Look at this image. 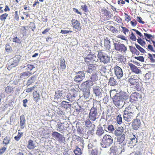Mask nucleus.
I'll return each mask as SVG.
<instances>
[{
    "label": "nucleus",
    "mask_w": 155,
    "mask_h": 155,
    "mask_svg": "<svg viewBox=\"0 0 155 155\" xmlns=\"http://www.w3.org/2000/svg\"><path fill=\"white\" fill-rule=\"evenodd\" d=\"M127 99L125 93L123 92H120L118 94L113 98V102L114 104L117 107H121L124 105V101L123 99Z\"/></svg>",
    "instance_id": "1"
},
{
    "label": "nucleus",
    "mask_w": 155,
    "mask_h": 155,
    "mask_svg": "<svg viewBox=\"0 0 155 155\" xmlns=\"http://www.w3.org/2000/svg\"><path fill=\"white\" fill-rule=\"evenodd\" d=\"M94 84V82H92L91 79H89L83 82L81 86V90H82L84 92V94L86 97H89L90 94V90L89 88L92 86Z\"/></svg>",
    "instance_id": "2"
},
{
    "label": "nucleus",
    "mask_w": 155,
    "mask_h": 155,
    "mask_svg": "<svg viewBox=\"0 0 155 155\" xmlns=\"http://www.w3.org/2000/svg\"><path fill=\"white\" fill-rule=\"evenodd\" d=\"M139 78L137 76L133 75L129 76L128 79V82L130 86L137 91H140L141 88L139 85Z\"/></svg>",
    "instance_id": "3"
},
{
    "label": "nucleus",
    "mask_w": 155,
    "mask_h": 155,
    "mask_svg": "<svg viewBox=\"0 0 155 155\" xmlns=\"http://www.w3.org/2000/svg\"><path fill=\"white\" fill-rule=\"evenodd\" d=\"M113 142V139L112 136L105 134L103 137L101 144L103 147H107L112 145Z\"/></svg>",
    "instance_id": "4"
},
{
    "label": "nucleus",
    "mask_w": 155,
    "mask_h": 155,
    "mask_svg": "<svg viewBox=\"0 0 155 155\" xmlns=\"http://www.w3.org/2000/svg\"><path fill=\"white\" fill-rule=\"evenodd\" d=\"M114 48L117 51H119L121 53H125L126 52L127 48L123 44L114 43Z\"/></svg>",
    "instance_id": "5"
},
{
    "label": "nucleus",
    "mask_w": 155,
    "mask_h": 155,
    "mask_svg": "<svg viewBox=\"0 0 155 155\" xmlns=\"http://www.w3.org/2000/svg\"><path fill=\"white\" fill-rule=\"evenodd\" d=\"M98 58H99L100 61L104 64H107L110 61V58L107 54H104L102 52H99L97 54Z\"/></svg>",
    "instance_id": "6"
},
{
    "label": "nucleus",
    "mask_w": 155,
    "mask_h": 155,
    "mask_svg": "<svg viewBox=\"0 0 155 155\" xmlns=\"http://www.w3.org/2000/svg\"><path fill=\"white\" fill-rule=\"evenodd\" d=\"M125 112L129 113L132 115L134 117L136 115V110H137V108L135 105L133 104H130L128 107H126L125 109Z\"/></svg>",
    "instance_id": "7"
},
{
    "label": "nucleus",
    "mask_w": 155,
    "mask_h": 155,
    "mask_svg": "<svg viewBox=\"0 0 155 155\" xmlns=\"http://www.w3.org/2000/svg\"><path fill=\"white\" fill-rule=\"evenodd\" d=\"M51 136L60 142H64L65 140L64 136L58 132H53L51 133Z\"/></svg>",
    "instance_id": "8"
},
{
    "label": "nucleus",
    "mask_w": 155,
    "mask_h": 155,
    "mask_svg": "<svg viewBox=\"0 0 155 155\" xmlns=\"http://www.w3.org/2000/svg\"><path fill=\"white\" fill-rule=\"evenodd\" d=\"M114 73L117 79H120L123 77V70L118 65H116L113 68Z\"/></svg>",
    "instance_id": "9"
},
{
    "label": "nucleus",
    "mask_w": 155,
    "mask_h": 155,
    "mask_svg": "<svg viewBox=\"0 0 155 155\" xmlns=\"http://www.w3.org/2000/svg\"><path fill=\"white\" fill-rule=\"evenodd\" d=\"M98 115L97 110L96 108L92 107L89 113V117L91 121H95Z\"/></svg>",
    "instance_id": "10"
},
{
    "label": "nucleus",
    "mask_w": 155,
    "mask_h": 155,
    "mask_svg": "<svg viewBox=\"0 0 155 155\" xmlns=\"http://www.w3.org/2000/svg\"><path fill=\"white\" fill-rule=\"evenodd\" d=\"M71 25L73 29L78 31L81 30L82 26L80 21L75 18H73L71 20Z\"/></svg>",
    "instance_id": "11"
},
{
    "label": "nucleus",
    "mask_w": 155,
    "mask_h": 155,
    "mask_svg": "<svg viewBox=\"0 0 155 155\" xmlns=\"http://www.w3.org/2000/svg\"><path fill=\"white\" fill-rule=\"evenodd\" d=\"M85 74L83 71H79L76 73L75 77L74 78V81L78 83L80 82L84 79Z\"/></svg>",
    "instance_id": "12"
},
{
    "label": "nucleus",
    "mask_w": 155,
    "mask_h": 155,
    "mask_svg": "<svg viewBox=\"0 0 155 155\" xmlns=\"http://www.w3.org/2000/svg\"><path fill=\"white\" fill-rule=\"evenodd\" d=\"M141 94L139 93L134 92L130 96V101L131 102H135L141 99Z\"/></svg>",
    "instance_id": "13"
},
{
    "label": "nucleus",
    "mask_w": 155,
    "mask_h": 155,
    "mask_svg": "<svg viewBox=\"0 0 155 155\" xmlns=\"http://www.w3.org/2000/svg\"><path fill=\"white\" fill-rule=\"evenodd\" d=\"M97 57L94 54H88L85 58V60L87 64L92 63L94 61H97Z\"/></svg>",
    "instance_id": "14"
},
{
    "label": "nucleus",
    "mask_w": 155,
    "mask_h": 155,
    "mask_svg": "<svg viewBox=\"0 0 155 155\" xmlns=\"http://www.w3.org/2000/svg\"><path fill=\"white\" fill-rule=\"evenodd\" d=\"M141 124L139 119H134L132 122V126L134 130H137L140 128Z\"/></svg>",
    "instance_id": "15"
},
{
    "label": "nucleus",
    "mask_w": 155,
    "mask_h": 155,
    "mask_svg": "<svg viewBox=\"0 0 155 155\" xmlns=\"http://www.w3.org/2000/svg\"><path fill=\"white\" fill-rule=\"evenodd\" d=\"M68 127V126L66 122L60 123V124H58V128L61 133H63L64 130H67Z\"/></svg>",
    "instance_id": "16"
},
{
    "label": "nucleus",
    "mask_w": 155,
    "mask_h": 155,
    "mask_svg": "<svg viewBox=\"0 0 155 155\" xmlns=\"http://www.w3.org/2000/svg\"><path fill=\"white\" fill-rule=\"evenodd\" d=\"M134 117L133 115H131L129 113L126 112L125 110L124 111L123 118L127 122L130 121Z\"/></svg>",
    "instance_id": "17"
},
{
    "label": "nucleus",
    "mask_w": 155,
    "mask_h": 155,
    "mask_svg": "<svg viewBox=\"0 0 155 155\" xmlns=\"http://www.w3.org/2000/svg\"><path fill=\"white\" fill-rule=\"evenodd\" d=\"M102 14L104 17V20H110L112 17V14L109 11L106 9H104L102 10Z\"/></svg>",
    "instance_id": "18"
},
{
    "label": "nucleus",
    "mask_w": 155,
    "mask_h": 155,
    "mask_svg": "<svg viewBox=\"0 0 155 155\" xmlns=\"http://www.w3.org/2000/svg\"><path fill=\"white\" fill-rule=\"evenodd\" d=\"M129 65L131 70V71L136 74H138L141 72V71L137 67L135 66V65L133 64L130 63H129Z\"/></svg>",
    "instance_id": "19"
},
{
    "label": "nucleus",
    "mask_w": 155,
    "mask_h": 155,
    "mask_svg": "<svg viewBox=\"0 0 155 155\" xmlns=\"http://www.w3.org/2000/svg\"><path fill=\"white\" fill-rule=\"evenodd\" d=\"M36 146L34 141L31 139L29 140L28 141V145L27 147L29 149H33L35 148Z\"/></svg>",
    "instance_id": "20"
},
{
    "label": "nucleus",
    "mask_w": 155,
    "mask_h": 155,
    "mask_svg": "<svg viewBox=\"0 0 155 155\" xmlns=\"http://www.w3.org/2000/svg\"><path fill=\"white\" fill-rule=\"evenodd\" d=\"M20 128L23 129L26 127L25 119L24 115H21L20 117Z\"/></svg>",
    "instance_id": "21"
},
{
    "label": "nucleus",
    "mask_w": 155,
    "mask_h": 155,
    "mask_svg": "<svg viewBox=\"0 0 155 155\" xmlns=\"http://www.w3.org/2000/svg\"><path fill=\"white\" fill-rule=\"evenodd\" d=\"M124 132V129L122 127H118L114 132L116 136H120L122 135Z\"/></svg>",
    "instance_id": "22"
},
{
    "label": "nucleus",
    "mask_w": 155,
    "mask_h": 155,
    "mask_svg": "<svg viewBox=\"0 0 155 155\" xmlns=\"http://www.w3.org/2000/svg\"><path fill=\"white\" fill-rule=\"evenodd\" d=\"M33 96L34 101L36 103L38 102L41 99L39 93H38L37 91H34L33 92Z\"/></svg>",
    "instance_id": "23"
},
{
    "label": "nucleus",
    "mask_w": 155,
    "mask_h": 155,
    "mask_svg": "<svg viewBox=\"0 0 155 155\" xmlns=\"http://www.w3.org/2000/svg\"><path fill=\"white\" fill-rule=\"evenodd\" d=\"M93 89V91L96 96H99L101 94V88L100 87L98 86H95Z\"/></svg>",
    "instance_id": "24"
},
{
    "label": "nucleus",
    "mask_w": 155,
    "mask_h": 155,
    "mask_svg": "<svg viewBox=\"0 0 155 155\" xmlns=\"http://www.w3.org/2000/svg\"><path fill=\"white\" fill-rule=\"evenodd\" d=\"M110 41L108 37H106L104 40V46L107 50H109L110 48Z\"/></svg>",
    "instance_id": "25"
},
{
    "label": "nucleus",
    "mask_w": 155,
    "mask_h": 155,
    "mask_svg": "<svg viewBox=\"0 0 155 155\" xmlns=\"http://www.w3.org/2000/svg\"><path fill=\"white\" fill-rule=\"evenodd\" d=\"M96 69V67L94 64H90L89 65L87 72L89 73H95Z\"/></svg>",
    "instance_id": "26"
},
{
    "label": "nucleus",
    "mask_w": 155,
    "mask_h": 155,
    "mask_svg": "<svg viewBox=\"0 0 155 155\" xmlns=\"http://www.w3.org/2000/svg\"><path fill=\"white\" fill-rule=\"evenodd\" d=\"M117 82L116 79L114 77H110L109 80L108 84L110 86H115L116 85Z\"/></svg>",
    "instance_id": "27"
},
{
    "label": "nucleus",
    "mask_w": 155,
    "mask_h": 155,
    "mask_svg": "<svg viewBox=\"0 0 155 155\" xmlns=\"http://www.w3.org/2000/svg\"><path fill=\"white\" fill-rule=\"evenodd\" d=\"M63 93L62 92V91L58 90L55 91L54 98L55 99H61L63 98Z\"/></svg>",
    "instance_id": "28"
},
{
    "label": "nucleus",
    "mask_w": 155,
    "mask_h": 155,
    "mask_svg": "<svg viewBox=\"0 0 155 155\" xmlns=\"http://www.w3.org/2000/svg\"><path fill=\"white\" fill-rule=\"evenodd\" d=\"M36 79V76L33 75L29 78L27 81L26 85L27 86H29L31 85L32 84L34 83Z\"/></svg>",
    "instance_id": "29"
},
{
    "label": "nucleus",
    "mask_w": 155,
    "mask_h": 155,
    "mask_svg": "<svg viewBox=\"0 0 155 155\" xmlns=\"http://www.w3.org/2000/svg\"><path fill=\"white\" fill-rule=\"evenodd\" d=\"M144 36H145L146 40L148 41H150V40H152V39L154 38L155 36L154 35H152L150 34H148L146 33H144Z\"/></svg>",
    "instance_id": "30"
},
{
    "label": "nucleus",
    "mask_w": 155,
    "mask_h": 155,
    "mask_svg": "<svg viewBox=\"0 0 155 155\" xmlns=\"http://www.w3.org/2000/svg\"><path fill=\"white\" fill-rule=\"evenodd\" d=\"M73 94L71 96L72 99V102L76 101L75 98L78 96V90H75L74 88L72 89Z\"/></svg>",
    "instance_id": "31"
},
{
    "label": "nucleus",
    "mask_w": 155,
    "mask_h": 155,
    "mask_svg": "<svg viewBox=\"0 0 155 155\" xmlns=\"http://www.w3.org/2000/svg\"><path fill=\"white\" fill-rule=\"evenodd\" d=\"M60 60V69L62 71H63V70H65L66 68L65 64V61L64 58L61 59Z\"/></svg>",
    "instance_id": "32"
},
{
    "label": "nucleus",
    "mask_w": 155,
    "mask_h": 155,
    "mask_svg": "<svg viewBox=\"0 0 155 155\" xmlns=\"http://www.w3.org/2000/svg\"><path fill=\"white\" fill-rule=\"evenodd\" d=\"M137 141V138H136V136L134 135H133V137L130 139L129 143L131 146H134L136 145Z\"/></svg>",
    "instance_id": "33"
},
{
    "label": "nucleus",
    "mask_w": 155,
    "mask_h": 155,
    "mask_svg": "<svg viewBox=\"0 0 155 155\" xmlns=\"http://www.w3.org/2000/svg\"><path fill=\"white\" fill-rule=\"evenodd\" d=\"M125 135L123 134L120 137L117 138V142L119 144H125Z\"/></svg>",
    "instance_id": "34"
},
{
    "label": "nucleus",
    "mask_w": 155,
    "mask_h": 155,
    "mask_svg": "<svg viewBox=\"0 0 155 155\" xmlns=\"http://www.w3.org/2000/svg\"><path fill=\"white\" fill-rule=\"evenodd\" d=\"M21 59V57L20 55H15L14 59V62H15V64H13L11 65L12 67L15 66L17 65V63L19 62Z\"/></svg>",
    "instance_id": "35"
},
{
    "label": "nucleus",
    "mask_w": 155,
    "mask_h": 155,
    "mask_svg": "<svg viewBox=\"0 0 155 155\" xmlns=\"http://www.w3.org/2000/svg\"><path fill=\"white\" fill-rule=\"evenodd\" d=\"M129 48L130 51L132 52L133 54H135L137 55L140 54V52L139 51H138L135 47H133L132 46H130Z\"/></svg>",
    "instance_id": "36"
},
{
    "label": "nucleus",
    "mask_w": 155,
    "mask_h": 155,
    "mask_svg": "<svg viewBox=\"0 0 155 155\" xmlns=\"http://www.w3.org/2000/svg\"><path fill=\"white\" fill-rule=\"evenodd\" d=\"M28 29V26H23L21 27V34L23 36H26L27 35V31Z\"/></svg>",
    "instance_id": "37"
},
{
    "label": "nucleus",
    "mask_w": 155,
    "mask_h": 155,
    "mask_svg": "<svg viewBox=\"0 0 155 155\" xmlns=\"http://www.w3.org/2000/svg\"><path fill=\"white\" fill-rule=\"evenodd\" d=\"M31 74V73H30L28 71L21 73L20 74V78L22 79H25L26 77L29 76Z\"/></svg>",
    "instance_id": "38"
},
{
    "label": "nucleus",
    "mask_w": 155,
    "mask_h": 155,
    "mask_svg": "<svg viewBox=\"0 0 155 155\" xmlns=\"http://www.w3.org/2000/svg\"><path fill=\"white\" fill-rule=\"evenodd\" d=\"M20 131V130H18V134L17 136H15L14 137L15 140L17 141L19 140L21 137H22L23 135V132H19Z\"/></svg>",
    "instance_id": "39"
},
{
    "label": "nucleus",
    "mask_w": 155,
    "mask_h": 155,
    "mask_svg": "<svg viewBox=\"0 0 155 155\" xmlns=\"http://www.w3.org/2000/svg\"><path fill=\"white\" fill-rule=\"evenodd\" d=\"M71 104H69L68 102L63 101L61 102V106L65 109H67L68 107H71Z\"/></svg>",
    "instance_id": "40"
},
{
    "label": "nucleus",
    "mask_w": 155,
    "mask_h": 155,
    "mask_svg": "<svg viewBox=\"0 0 155 155\" xmlns=\"http://www.w3.org/2000/svg\"><path fill=\"white\" fill-rule=\"evenodd\" d=\"M109 30L114 34H117L120 31H118L117 28L112 26H108Z\"/></svg>",
    "instance_id": "41"
},
{
    "label": "nucleus",
    "mask_w": 155,
    "mask_h": 155,
    "mask_svg": "<svg viewBox=\"0 0 155 155\" xmlns=\"http://www.w3.org/2000/svg\"><path fill=\"white\" fill-rule=\"evenodd\" d=\"M8 16V14L6 13L2 14L0 15V21L5 22Z\"/></svg>",
    "instance_id": "42"
},
{
    "label": "nucleus",
    "mask_w": 155,
    "mask_h": 155,
    "mask_svg": "<svg viewBox=\"0 0 155 155\" xmlns=\"http://www.w3.org/2000/svg\"><path fill=\"white\" fill-rule=\"evenodd\" d=\"M117 147L116 146L115 143H114L113 145L112 146L110 149V153H116L117 152Z\"/></svg>",
    "instance_id": "43"
},
{
    "label": "nucleus",
    "mask_w": 155,
    "mask_h": 155,
    "mask_svg": "<svg viewBox=\"0 0 155 155\" xmlns=\"http://www.w3.org/2000/svg\"><path fill=\"white\" fill-rule=\"evenodd\" d=\"M148 58L149 59L151 62H155V54H151L149 53Z\"/></svg>",
    "instance_id": "44"
},
{
    "label": "nucleus",
    "mask_w": 155,
    "mask_h": 155,
    "mask_svg": "<svg viewBox=\"0 0 155 155\" xmlns=\"http://www.w3.org/2000/svg\"><path fill=\"white\" fill-rule=\"evenodd\" d=\"M5 91L8 94L13 93L14 91L13 88V87L9 85L5 88Z\"/></svg>",
    "instance_id": "45"
},
{
    "label": "nucleus",
    "mask_w": 155,
    "mask_h": 155,
    "mask_svg": "<svg viewBox=\"0 0 155 155\" xmlns=\"http://www.w3.org/2000/svg\"><path fill=\"white\" fill-rule=\"evenodd\" d=\"M74 153L75 155H82L81 149L78 146H76L75 150H74Z\"/></svg>",
    "instance_id": "46"
},
{
    "label": "nucleus",
    "mask_w": 155,
    "mask_h": 155,
    "mask_svg": "<svg viewBox=\"0 0 155 155\" xmlns=\"http://www.w3.org/2000/svg\"><path fill=\"white\" fill-rule=\"evenodd\" d=\"M118 91L116 89L111 90L110 91V97L113 96V98H114L115 96H116L117 94H118L117 93Z\"/></svg>",
    "instance_id": "47"
},
{
    "label": "nucleus",
    "mask_w": 155,
    "mask_h": 155,
    "mask_svg": "<svg viewBox=\"0 0 155 155\" xmlns=\"http://www.w3.org/2000/svg\"><path fill=\"white\" fill-rule=\"evenodd\" d=\"M104 131L102 128H98L96 131V134L98 136H101L104 134Z\"/></svg>",
    "instance_id": "48"
},
{
    "label": "nucleus",
    "mask_w": 155,
    "mask_h": 155,
    "mask_svg": "<svg viewBox=\"0 0 155 155\" xmlns=\"http://www.w3.org/2000/svg\"><path fill=\"white\" fill-rule=\"evenodd\" d=\"M116 121L119 124H121L123 123L122 119L121 114H119L116 117Z\"/></svg>",
    "instance_id": "49"
},
{
    "label": "nucleus",
    "mask_w": 155,
    "mask_h": 155,
    "mask_svg": "<svg viewBox=\"0 0 155 155\" xmlns=\"http://www.w3.org/2000/svg\"><path fill=\"white\" fill-rule=\"evenodd\" d=\"M85 125L87 127H92V122L89 119H87L84 121Z\"/></svg>",
    "instance_id": "50"
},
{
    "label": "nucleus",
    "mask_w": 155,
    "mask_h": 155,
    "mask_svg": "<svg viewBox=\"0 0 155 155\" xmlns=\"http://www.w3.org/2000/svg\"><path fill=\"white\" fill-rule=\"evenodd\" d=\"M10 138L9 136H6L5 138H4L3 140V144H5V145H7L8 144L10 141Z\"/></svg>",
    "instance_id": "51"
},
{
    "label": "nucleus",
    "mask_w": 155,
    "mask_h": 155,
    "mask_svg": "<svg viewBox=\"0 0 155 155\" xmlns=\"http://www.w3.org/2000/svg\"><path fill=\"white\" fill-rule=\"evenodd\" d=\"M90 79H91L92 82H93L97 81L98 79V77L96 73L95 72L94 74H93L91 77Z\"/></svg>",
    "instance_id": "52"
},
{
    "label": "nucleus",
    "mask_w": 155,
    "mask_h": 155,
    "mask_svg": "<svg viewBox=\"0 0 155 155\" xmlns=\"http://www.w3.org/2000/svg\"><path fill=\"white\" fill-rule=\"evenodd\" d=\"M137 41L138 43L142 46H144L146 44L145 41L142 40L141 38H139L137 39Z\"/></svg>",
    "instance_id": "53"
},
{
    "label": "nucleus",
    "mask_w": 155,
    "mask_h": 155,
    "mask_svg": "<svg viewBox=\"0 0 155 155\" xmlns=\"http://www.w3.org/2000/svg\"><path fill=\"white\" fill-rule=\"evenodd\" d=\"M135 45L136 48H137L141 53H146L145 50H144V48H141L139 45H137V44H135Z\"/></svg>",
    "instance_id": "54"
},
{
    "label": "nucleus",
    "mask_w": 155,
    "mask_h": 155,
    "mask_svg": "<svg viewBox=\"0 0 155 155\" xmlns=\"http://www.w3.org/2000/svg\"><path fill=\"white\" fill-rule=\"evenodd\" d=\"M120 27H121V28H122V31L124 34L125 35H126L127 33L129 31V30L127 28H126L125 27L122 26H118V28H120Z\"/></svg>",
    "instance_id": "55"
},
{
    "label": "nucleus",
    "mask_w": 155,
    "mask_h": 155,
    "mask_svg": "<svg viewBox=\"0 0 155 155\" xmlns=\"http://www.w3.org/2000/svg\"><path fill=\"white\" fill-rule=\"evenodd\" d=\"M89 152L90 153L91 155H97L98 151L96 147L91 150H89Z\"/></svg>",
    "instance_id": "56"
},
{
    "label": "nucleus",
    "mask_w": 155,
    "mask_h": 155,
    "mask_svg": "<svg viewBox=\"0 0 155 155\" xmlns=\"http://www.w3.org/2000/svg\"><path fill=\"white\" fill-rule=\"evenodd\" d=\"M5 51L8 52V53H9L12 50V48L8 43L7 44L5 45Z\"/></svg>",
    "instance_id": "57"
},
{
    "label": "nucleus",
    "mask_w": 155,
    "mask_h": 155,
    "mask_svg": "<svg viewBox=\"0 0 155 155\" xmlns=\"http://www.w3.org/2000/svg\"><path fill=\"white\" fill-rule=\"evenodd\" d=\"M75 141H79L81 143H83L84 140L81 137H80L79 136H75V137L74 138Z\"/></svg>",
    "instance_id": "58"
},
{
    "label": "nucleus",
    "mask_w": 155,
    "mask_h": 155,
    "mask_svg": "<svg viewBox=\"0 0 155 155\" xmlns=\"http://www.w3.org/2000/svg\"><path fill=\"white\" fill-rule=\"evenodd\" d=\"M114 20L115 21H116L118 23H122V20L120 17L118 16H115L114 17Z\"/></svg>",
    "instance_id": "59"
},
{
    "label": "nucleus",
    "mask_w": 155,
    "mask_h": 155,
    "mask_svg": "<svg viewBox=\"0 0 155 155\" xmlns=\"http://www.w3.org/2000/svg\"><path fill=\"white\" fill-rule=\"evenodd\" d=\"M125 15V20L127 22H129L131 20L130 15H128L126 13H124Z\"/></svg>",
    "instance_id": "60"
},
{
    "label": "nucleus",
    "mask_w": 155,
    "mask_h": 155,
    "mask_svg": "<svg viewBox=\"0 0 155 155\" xmlns=\"http://www.w3.org/2000/svg\"><path fill=\"white\" fill-rule=\"evenodd\" d=\"M12 40L13 42L16 43L20 44L21 42V39L17 37L13 38H12Z\"/></svg>",
    "instance_id": "61"
},
{
    "label": "nucleus",
    "mask_w": 155,
    "mask_h": 155,
    "mask_svg": "<svg viewBox=\"0 0 155 155\" xmlns=\"http://www.w3.org/2000/svg\"><path fill=\"white\" fill-rule=\"evenodd\" d=\"M130 39L132 41H135L137 39V37L134 35V33L133 32H132L130 35Z\"/></svg>",
    "instance_id": "62"
},
{
    "label": "nucleus",
    "mask_w": 155,
    "mask_h": 155,
    "mask_svg": "<svg viewBox=\"0 0 155 155\" xmlns=\"http://www.w3.org/2000/svg\"><path fill=\"white\" fill-rule=\"evenodd\" d=\"M14 18L16 21L19 20V16L18 14V11H15V14H14Z\"/></svg>",
    "instance_id": "63"
},
{
    "label": "nucleus",
    "mask_w": 155,
    "mask_h": 155,
    "mask_svg": "<svg viewBox=\"0 0 155 155\" xmlns=\"http://www.w3.org/2000/svg\"><path fill=\"white\" fill-rule=\"evenodd\" d=\"M135 59L141 62H144V59L143 56H139V57H134Z\"/></svg>",
    "instance_id": "64"
}]
</instances>
